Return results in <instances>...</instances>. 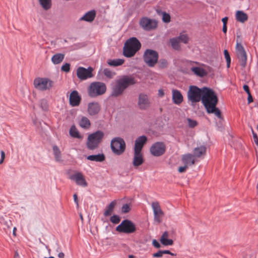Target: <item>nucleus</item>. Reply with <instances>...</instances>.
I'll use <instances>...</instances> for the list:
<instances>
[{
    "label": "nucleus",
    "instance_id": "nucleus-1",
    "mask_svg": "<svg viewBox=\"0 0 258 258\" xmlns=\"http://www.w3.org/2000/svg\"><path fill=\"white\" fill-rule=\"evenodd\" d=\"M204 94L202 102L208 113H214L218 118H221V112L216 107L218 97L214 91L209 88L204 87Z\"/></svg>",
    "mask_w": 258,
    "mask_h": 258
},
{
    "label": "nucleus",
    "instance_id": "nucleus-2",
    "mask_svg": "<svg viewBox=\"0 0 258 258\" xmlns=\"http://www.w3.org/2000/svg\"><path fill=\"white\" fill-rule=\"evenodd\" d=\"M136 83V81L133 77H123L116 82V85L113 87L112 95L116 97L121 95L128 86Z\"/></svg>",
    "mask_w": 258,
    "mask_h": 258
},
{
    "label": "nucleus",
    "instance_id": "nucleus-3",
    "mask_svg": "<svg viewBox=\"0 0 258 258\" xmlns=\"http://www.w3.org/2000/svg\"><path fill=\"white\" fill-rule=\"evenodd\" d=\"M141 47L140 41L135 37L128 39L123 48V54L127 57H131L135 55Z\"/></svg>",
    "mask_w": 258,
    "mask_h": 258
},
{
    "label": "nucleus",
    "instance_id": "nucleus-4",
    "mask_svg": "<svg viewBox=\"0 0 258 258\" xmlns=\"http://www.w3.org/2000/svg\"><path fill=\"white\" fill-rule=\"evenodd\" d=\"M104 134L101 131H97L90 135L87 138L86 146L88 149L94 150L98 148L102 142Z\"/></svg>",
    "mask_w": 258,
    "mask_h": 258
},
{
    "label": "nucleus",
    "instance_id": "nucleus-5",
    "mask_svg": "<svg viewBox=\"0 0 258 258\" xmlns=\"http://www.w3.org/2000/svg\"><path fill=\"white\" fill-rule=\"evenodd\" d=\"M110 147L114 154L116 155H121L125 150L126 145L123 139L116 137L111 140Z\"/></svg>",
    "mask_w": 258,
    "mask_h": 258
},
{
    "label": "nucleus",
    "instance_id": "nucleus-6",
    "mask_svg": "<svg viewBox=\"0 0 258 258\" xmlns=\"http://www.w3.org/2000/svg\"><path fill=\"white\" fill-rule=\"evenodd\" d=\"M106 90V87L103 83L96 82L90 84L88 88V94L92 97L103 94Z\"/></svg>",
    "mask_w": 258,
    "mask_h": 258
},
{
    "label": "nucleus",
    "instance_id": "nucleus-7",
    "mask_svg": "<svg viewBox=\"0 0 258 258\" xmlns=\"http://www.w3.org/2000/svg\"><path fill=\"white\" fill-rule=\"evenodd\" d=\"M204 88H199L195 86H190L187 92L188 99L192 103H196L202 100L204 94Z\"/></svg>",
    "mask_w": 258,
    "mask_h": 258
},
{
    "label": "nucleus",
    "instance_id": "nucleus-8",
    "mask_svg": "<svg viewBox=\"0 0 258 258\" xmlns=\"http://www.w3.org/2000/svg\"><path fill=\"white\" fill-rule=\"evenodd\" d=\"M143 59L149 67H153L158 61V53L155 50L147 49L144 52Z\"/></svg>",
    "mask_w": 258,
    "mask_h": 258
},
{
    "label": "nucleus",
    "instance_id": "nucleus-9",
    "mask_svg": "<svg viewBox=\"0 0 258 258\" xmlns=\"http://www.w3.org/2000/svg\"><path fill=\"white\" fill-rule=\"evenodd\" d=\"M53 84V83L51 80L46 78H38L34 80V87L41 91L50 89Z\"/></svg>",
    "mask_w": 258,
    "mask_h": 258
},
{
    "label": "nucleus",
    "instance_id": "nucleus-10",
    "mask_svg": "<svg viewBox=\"0 0 258 258\" xmlns=\"http://www.w3.org/2000/svg\"><path fill=\"white\" fill-rule=\"evenodd\" d=\"M116 230L120 233H133L136 231L135 224L130 220H124L116 227Z\"/></svg>",
    "mask_w": 258,
    "mask_h": 258
},
{
    "label": "nucleus",
    "instance_id": "nucleus-11",
    "mask_svg": "<svg viewBox=\"0 0 258 258\" xmlns=\"http://www.w3.org/2000/svg\"><path fill=\"white\" fill-rule=\"evenodd\" d=\"M236 52L240 65L244 68L246 64L247 56L244 48L240 43H236Z\"/></svg>",
    "mask_w": 258,
    "mask_h": 258
},
{
    "label": "nucleus",
    "instance_id": "nucleus-12",
    "mask_svg": "<svg viewBox=\"0 0 258 258\" xmlns=\"http://www.w3.org/2000/svg\"><path fill=\"white\" fill-rule=\"evenodd\" d=\"M93 69L90 67L87 69L80 67L77 70V76L81 80H85L93 77Z\"/></svg>",
    "mask_w": 258,
    "mask_h": 258
},
{
    "label": "nucleus",
    "instance_id": "nucleus-13",
    "mask_svg": "<svg viewBox=\"0 0 258 258\" xmlns=\"http://www.w3.org/2000/svg\"><path fill=\"white\" fill-rule=\"evenodd\" d=\"M151 206L153 211L154 221L157 224H159L162 221V218L164 215V212L158 202H153Z\"/></svg>",
    "mask_w": 258,
    "mask_h": 258
},
{
    "label": "nucleus",
    "instance_id": "nucleus-14",
    "mask_svg": "<svg viewBox=\"0 0 258 258\" xmlns=\"http://www.w3.org/2000/svg\"><path fill=\"white\" fill-rule=\"evenodd\" d=\"M69 178L71 180L75 181L78 185L86 187L88 185L84 176L81 172L76 171L74 174H70Z\"/></svg>",
    "mask_w": 258,
    "mask_h": 258
},
{
    "label": "nucleus",
    "instance_id": "nucleus-15",
    "mask_svg": "<svg viewBox=\"0 0 258 258\" xmlns=\"http://www.w3.org/2000/svg\"><path fill=\"white\" fill-rule=\"evenodd\" d=\"M140 25L145 30H151L157 27V23L155 20L145 17L141 19Z\"/></svg>",
    "mask_w": 258,
    "mask_h": 258
},
{
    "label": "nucleus",
    "instance_id": "nucleus-16",
    "mask_svg": "<svg viewBox=\"0 0 258 258\" xmlns=\"http://www.w3.org/2000/svg\"><path fill=\"white\" fill-rule=\"evenodd\" d=\"M165 151V146L161 142H157L154 144L150 148L151 153L154 156H161Z\"/></svg>",
    "mask_w": 258,
    "mask_h": 258
},
{
    "label": "nucleus",
    "instance_id": "nucleus-17",
    "mask_svg": "<svg viewBox=\"0 0 258 258\" xmlns=\"http://www.w3.org/2000/svg\"><path fill=\"white\" fill-rule=\"evenodd\" d=\"M195 64H197L198 63L197 62H191L189 64L190 70L194 74L200 77H204L207 75V71L203 67L195 66Z\"/></svg>",
    "mask_w": 258,
    "mask_h": 258
},
{
    "label": "nucleus",
    "instance_id": "nucleus-18",
    "mask_svg": "<svg viewBox=\"0 0 258 258\" xmlns=\"http://www.w3.org/2000/svg\"><path fill=\"white\" fill-rule=\"evenodd\" d=\"M147 142V138L145 136H140L135 141L134 151L142 152L144 145Z\"/></svg>",
    "mask_w": 258,
    "mask_h": 258
},
{
    "label": "nucleus",
    "instance_id": "nucleus-19",
    "mask_svg": "<svg viewBox=\"0 0 258 258\" xmlns=\"http://www.w3.org/2000/svg\"><path fill=\"white\" fill-rule=\"evenodd\" d=\"M138 105L140 108L145 109L150 106L148 96L144 94H140L139 96Z\"/></svg>",
    "mask_w": 258,
    "mask_h": 258
},
{
    "label": "nucleus",
    "instance_id": "nucleus-20",
    "mask_svg": "<svg viewBox=\"0 0 258 258\" xmlns=\"http://www.w3.org/2000/svg\"><path fill=\"white\" fill-rule=\"evenodd\" d=\"M172 99L175 104L180 105L183 101V97L180 91L173 89L172 90Z\"/></svg>",
    "mask_w": 258,
    "mask_h": 258
},
{
    "label": "nucleus",
    "instance_id": "nucleus-21",
    "mask_svg": "<svg viewBox=\"0 0 258 258\" xmlns=\"http://www.w3.org/2000/svg\"><path fill=\"white\" fill-rule=\"evenodd\" d=\"M81 97L77 91H73L70 96V103L72 106H78L81 101Z\"/></svg>",
    "mask_w": 258,
    "mask_h": 258
},
{
    "label": "nucleus",
    "instance_id": "nucleus-22",
    "mask_svg": "<svg viewBox=\"0 0 258 258\" xmlns=\"http://www.w3.org/2000/svg\"><path fill=\"white\" fill-rule=\"evenodd\" d=\"M144 162L143 155L142 152L134 151L133 160V166L135 167L141 165Z\"/></svg>",
    "mask_w": 258,
    "mask_h": 258
},
{
    "label": "nucleus",
    "instance_id": "nucleus-23",
    "mask_svg": "<svg viewBox=\"0 0 258 258\" xmlns=\"http://www.w3.org/2000/svg\"><path fill=\"white\" fill-rule=\"evenodd\" d=\"M100 110V106L97 102L89 103L88 105V112L90 115L97 114Z\"/></svg>",
    "mask_w": 258,
    "mask_h": 258
},
{
    "label": "nucleus",
    "instance_id": "nucleus-24",
    "mask_svg": "<svg viewBox=\"0 0 258 258\" xmlns=\"http://www.w3.org/2000/svg\"><path fill=\"white\" fill-rule=\"evenodd\" d=\"M181 161L187 167L194 165L195 163V158L190 154H186L182 155Z\"/></svg>",
    "mask_w": 258,
    "mask_h": 258
},
{
    "label": "nucleus",
    "instance_id": "nucleus-25",
    "mask_svg": "<svg viewBox=\"0 0 258 258\" xmlns=\"http://www.w3.org/2000/svg\"><path fill=\"white\" fill-rule=\"evenodd\" d=\"M53 153L56 162L62 163L63 159L62 158L61 152L59 148L57 146H53L52 147Z\"/></svg>",
    "mask_w": 258,
    "mask_h": 258
},
{
    "label": "nucleus",
    "instance_id": "nucleus-26",
    "mask_svg": "<svg viewBox=\"0 0 258 258\" xmlns=\"http://www.w3.org/2000/svg\"><path fill=\"white\" fill-rule=\"evenodd\" d=\"M96 12L94 10L90 11L86 13L82 17L80 18V20L86 22H92L95 17Z\"/></svg>",
    "mask_w": 258,
    "mask_h": 258
},
{
    "label": "nucleus",
    "instance_id": "nucleus-27",
    "mask_svg": "<svg viewBox=\"0 0 258 258\" xmlns=\"http://www.w3.org/2000/svg\"><path fill=\"white\" fill-rule=\"evenodd\" d=\"M87 159L92 161L102 162L105 160V157L103 154H99L97 155H89L87 156Z\"/></svg>",
    "mask_w": 258,
    "mask_h": 258
},
{
    "label": "nucleus",
    "instance_id": "nucleus-28",
    "mask_svg": "<svg viewBox=\"0 0 258 258\" xmlns=\"http://www.w3.org/2000/svg\"><path fill=\"white\" fill-rule=\"evenodd\" d=\"M168 233L166 231L164 232L161 237L160 241L164 245H172L173 241L171 239H168Z\"/></svg>",
    "mask_w": 258,
    "mask_h": 258
},
{
    "label": "nucleus",
    "instance_id": "nucleus-29",
    "mask_svg": "<svg viewBox=\"0 0 258 258\" xmlns=\"http://www.w3.org/2000/svg\"><path fill=\"white\" fill-rule=\"evenodd\" d=\"M206 152V148L205 146H201L199 147L195 148L194 150V157H200L204 155Z\"/></svg>",
    "mask_w": 258,
    "mask_h": 258
},
{
    "label": "nucleus",
    "instance_id": "nucleus-30",
    "mask_svg": "<svg viewBox=\"0 0 258 258\" xmlns=\"http://www.w3.org/2000/svg\"><path fill=\"white\" fill-rule=\"evenodd\" d=\"M116 205V202L115 201H112L109 205L106 207V210L104 213V216L106 217L110 216L112 214Z\"/></svg>",
    "mask_w": 258,
    "mask_h": 258
},
{
    "label": "nucleus",
    "instance_id": "nucleus-31",
    "mask_svg": "<svg viewBox=\"0 0 258 258\" xmlns=\"http://www.w3.org/2000/svg\"><path fill=\"white\" fill-rule=\"evenodd\" d=\"M64 58V55L62 53H57L51 57V61L54 64H57L62 61Z\"/></svg>",
    "mask_w": 258,
    "mask_h": 258
},
{
    "label": "nucleus",
    "instance_id": "nucleus-32",
    "mask_svg": "<svg viewBox=\"0 0 258 258\" xmlns=\"http://www.w3.org/2000/svg\"><path fill=\"white\" fill-rule=\"evenodd\" d=\"M236 19L238 21L243 23L247 20L248 17L246 13L238 11L236 14Z\"/></svg>",
    "mask_w": 258,
    "mask_h": 258
},
{
    "label": "nucleus",
    "instance_id": "nucleus-33",
    "mask_svg": "<svg viewBox=\"0 0 258 258\" xmlns=\"http://www.w3.org/2000/svg\"><path fill=\"white\" fill-rule=\"evenodd\" d=\"M124 62L123 59H108L107 64L112 67H117L122 65Z\"/></svg>",
    "mask_w": 258,
    "mask_h": 258
},
{
    "label": "nucleus",
    "instance_id": "nucleus-34",
    "mask_svg": "<svg viewBox=\"0 0 258 258\" xmlns=\"http://www.w3.org/2000/svg\"><path fill=\"white\" fill-rule=\"evenodd\" d=\"M169 42L173 49L179 50L180 49V41L178 40L177 37H174L170 39Z\"/></svg>",
    "mask_w": 258,
    "mask_h": 258
},
{
    "label": "nucleus",
    "instance_id": "nucleus-35",
    "mask_svg": "<svg viewBox=\"0 0 258 258\" xmlns=\"http://www.w3.org/2000/svg\"><path fill=\"white\" fill-rule=\"evenodd\" d=\"M79 125L82 128H88L90 127L91 123L89 119L87 117L83 116L79 122Z\"/></svg>",
    "mask_w": 258,
    "mask_h": 258
},
{
    "label": "nucleus",
    "instance_id": "nucleus-36",
    "mask_svg": "<svg viewBox=\"0 0 258 258\" xmlns=\"http://www.w3.org/2000/svg\"><path fill=\"white\" fill-rule=\"evenodd\" d=\"M39 2L45 10H49L51 7V0H38Z\"/></svg>",
    "mask_w": 258,
    "mask_h": 258
},
{
    "label": "nucleus",
    "instance_id": "nucleus-37",
    "mask_svg": "<svg viewBox=\"0 0 258 258\" xmlns=\"http://www.w3.org/2000/svg\"><path fill=\"white\" fill-rule=\"evenodd\" d=\"M70 135L76 138L81 139L82 137L75 126H72L70 130Z\"/></svg>",
    "mask_w": 258,
    "mask_h": 258
},
{
    "label": "nucleus",
    "instance_id": "nucleus-38",
    "mask_svg": "<svg viewBox=\"0 0 258 258\" xmlns=\"http://www.w3.org/2000/svg\"><path fill=\"white\" fill-rule=\"evenodd\" d=\"M176 37L177 38L178 40L180 41V43L187 44L189 41L188 36L186 34H185L184 33H180L179 36Z\"/></svg>",
    "mask_w": 258,
    "mask_h": 258
},
{
    "label": "nucleus",
    "instance_id": "nucleus-39",
    "mask_svg": "<svg viewBox=\"0 0 258 258\" xmlns=\"http://www.w3.org/2000/svg\"><path fill=\"white\" fill-rule=\"evenodd\" d=\"M103 73L106 77L109 79L112 78L115 75L114 72H112L108 69H104Z\"/></svg>",
    "mask_w": 258,
    "mask_h": 258
},
{
    "label": "nucleus",
    "instance_id": "nucleus-40",
    "mask_svg": "<svg viewBox=\"0 0 258 258\" xmlns=\"http://www.w3.org/2000/svg\"><path fill=\"white\" fill-rule=\"evenodd\" d=\"M224 54L227 62V67L229 68L231 63V58L227 50L225 49L224 50Z\"/></svg>",
    "mask_w": 258,
    "mask_h": 258
},
{
    "label": "nucleus",
    "instance_id": "nucleus-41",
    "mask_svg": "<svg viewBox=\"0 0 258 258\" xmlns=\"http://www.w3.org/2000/svg\"><path fill=\"white\" fill-rule=\"evenodd\" d=\"M162 20L165 23H169L170 21V16L166 12L162 13Z\"/></svg>",
    "mask_w": 258,
    "mask_h": 258
},
{
    "label": "nucleus",
    "instance_id": "nucleus-42",
    "mask_svg": "<svg viewBox=\"0 0 258 258\" xmlns=\"http://www.w3.org/2000/svg\"><path fill=\"white\" fill-rule=\"evenodd\" d=\"M120 219L119 216L117 215H113L110 218V221L114 224H118L119 223Z\"/></svg>",
    "mask_w": 258,
    "mask_h": 258
},
{
    "label": "nucleus",
    "instance_id": "nucleus-43",
    "mask_svg": "<svg viewBox=\"0 0 258 258\" xmlns=\"http://www.w3.org/2000/svg\"><path fill=\"white\" fill-rule=\"evenodd\" d=\"M61 70L63 72L68 73L70 71V64L69 63H66L61 67Z\"/></svg>",
    "mask_w": 258,
    "mask_h": 258
},
{
    "label": "nucleus",
    "instance_id": "nucleus-44",
    "mask_svg": "<svg viewBox=\"0 0 258 258\" xmlns=\"http://www.w3.org/2000/svg\"><path fill=\"white\" fill-rule=\"evenodd\" d=\"M187 121L189 126L190 127H194L198 124V122H197V121L192 120L190 118H187Z\"/></svg>",
    "mask_w": 258,
    "mask_h": 258
},
{
    "label": "nucleus",
    "instance_id": "nucleus-45",
    "mask_svg": "<svg viewBox=\"0 0 258 258\" xmlns=\"http://www.w3.org/2000/svg\"><path fill=\"white\" fill-rule=\"evenodd\" d=\"M131 210L130 206L128 204H124L121 208V212L123 213H127Z\"/></svg>",
    "mask_w": 258,
    "mask_h": 258
},
{
    "label": "nucleus",
    "instance_id": "nucleus-46",
    "mask_svg": "<svg viewBox=\"0 0 258 258\" xmlns=\"http://www.w3.org/2000/svg\"><path fill=\"white\" fill-rule=\"evenodd\" d=\"M159 65L160 68H165L167 65V61L166 59H160L159 61Z\"/></svg>",
    "mask_w": 258,
    "mask_h": 258
},
{
    "label": "nucleus",
    "instance_id": "nucleus-47",
    "mask_svg": "<svg viewBox=\"0 0 258 258\" xmlns=\"http://www.w3.org/2000/svg\"><path fill=\"white\" fill-rule=\"evenodd\" d=\"M41 106L42 108L43 109L45 110L47 109V104L46 100L44 99H42L41 100L40 102Z\"/></svg>",
    "mask_w": 258,
    "mask_h": 258
},
{
    "label": "nucleus",
    "instance_id": "nucleus-48",
    "mask_svg": "<svg viewBox=\"0 0 258 258\" xmlns=\"http://www.w3.org/2000/svg\"><path fill=\"white\" fill-rule=\"evenodd\" d=\"M188 167L187 166V165H185L184 164V166H180L179 167L178 169V171L179 173H183L185 172L186 170V169L188 168Z\"/></svg>",
    "mask_w": 258,
    "mask_h": 258
},
{
    "label": "nucleus",
    "instance_id": "nucleus-49",
    "mask_svg": "<svg viewBox=\"0 0 258 258\" xmlns=\"http://www.w3.org/2000/svg\"><path fill=\"white\" fill-rule=\"evenodd\" d=\"M163 254V251L159 250L157 252L154 253L153 256V257H162Z\"/></svg>",
    "mask_w": 258,
    "mask_h": 258
},
{
    "label": "nucleus",
    "instance_id": "nucleus-50",
    "mask_svg": "<svg viewBox=\"0 0 258 258\" xmlns=\"http://www.w3.org/2000/svg\"><path fill=\"white\" fill-rule=\"evenodd\" d=\"M252 134H253V137L254 142L258 146V137L257 136V135L256 134V133H255L253 132V130H252Z\"/></svg>",
    "mask_w": 258,
    "mask_h": 258
},
{
    "label": "nucleus",
    "instance_id": "nucleus-51",
    "mask_svg": "<svg viewBox=\"0 0 258 258\" xmlns=\"http://www.w3.org/2000/svg\"><path fill=\"white\" fill-rule=\"evenodd\" d=\"M152 244L154 247L156 248H160L161 245L160 243L155 239L153 240L152 241Z\"/></svg>",
    "mask_w": 258,
    "mask_h": 258
},
{
    "label": "nucleus",
    "instance_id": "nucleus-52",
    "mask_svg": "<svg viewBox=\"0 0 258 258\" xmlns=\"http://www.w3.org/2000/svg\"><path fill=\"white\" fill-rule=\"evenodd\" d=\"M243 90L247 93H250V90H249V87L248 85H244L243 86Z\"/></svg>",
    "mask_w": 258,
    "mask_h": 258
},
{
    "label": "nucleus",
    "instance_id": "nucleus-53",
    "mask_svg": "<svg viewBox=\"0 0 258 258\" xmlns=\"http://www.w3.org/2000/svg\"><path fill=\"white\" fill-rule=\"evenodd\" d=\"M247 94H248V98H247L248 103L249 104L253 101L252 97L250 93H248Z\"/></svg>",
    "mask_w": 258,
    "mask_h": 258
},
{
    "label": "nucleus",
    "instance_id": "nucleus-54",
    "mask_svg": "<svg viewBox=\"0 0 258 258\" xmlns=\"http://www.w3.org/2000/svg\"><path fill=\"white\" fill-rule=\"evenodd\" d=\"M158 95L160 97H163L164 95V92L162 89H159L158 90Z\"/></svg>",
    "mask_w": 258,
    "mask_h": 258
},
{
    "label": "nucleus",
    "instance_id": "nucleus-55",
    "mask_svg": "<svg viewBox=\"0 0 258 258\" xmlns=\"http://www.w3.org/2000/svg\"><path fill=\"white\" fill-rule=\"evenodd\" d=\"M222 21L223 23V25H227L228 21V17H224L222 19Z\"/></svg>",
    "mask_w": 258,
    "mask_h": 258
},
{
    "label": "nucleus",
    "instance_id": "nucleus-56",
    "mask_svg": "<svg viewBox=\"0 0 258 258\" xmlns=\"http://www.w3.org/2000/svg\"><path fill=\"white\" fill-rule=\"evenodd\" d=\"M73 197H74V202L77 205V206H78V205H79L78 204V197H77V194H74Z\"/></svg>",
    "mask_w": 258,
    "mask_h": 258
},
{
    "label": "nucleus",
    "instance_id": "nucleus-57",
    "mask_svg": "<svg viewBox=\"0 0 258 258\" xmlns=\"http://www.w3.org/2000/svg\"><path fill=\"white\" fill-rule=\"evenodd\" d=\"M1 159L4 160L5 158V153L4 151H1Z\"/></svg>",
    "mask_w": 258,
    "mask_h": 258
},
{
    "label": "nucleus",
    "instance_id": "nucleus-58",
    "mask_svg": "<svg viewBox=\"0 0 258 258\" xmlns=\"http://www.w3.org/2000/svg\"><path fill=\"white\" fill-rule=\"evenodd\" d=\"M58 257L59 258H64V254L61 252H59L58 254Z\"/></svg>",
    "mask_w": 258,
    "mask_h": 258
},
{
    "label": "nucleus",
    "instance_id": "nucleus-59",
    "mask_svg": "<svg viewBox=\"0 0 258 258\" xmlns=\"http://www.w3.org/2000/svg\"><path fill=\"white\" fill-rule=\"evenodd\" d=\"M223 32L225 33L227 32V25H223Z\"/></svg>",
    "mask_w": 258,
    "mask_h": 258
},
{
    "label": "nucleus",
    "instance_id": "nucleus-60",
    "mask_svg": "<svg viewBox=\"0 0 258 258\" xmlns=\"http://www.w3.org/2000/svg\"><path fill=\"white\" fill-rule=\"evenodd\" d=\"M163 251V254H171V252L169 251V250H162Z\"/></svg>",
    "mask_w": 258,
    "mask_h": 258
},
{
    "label": "nucleus",
    "instance_id": "nucleus-61",
    "mask_svg": "<svg viewBox=\"0 0 258 258\" xmlns=\"http://www.w3.org/2000/svg\"><path fill=\"white\" fill-rule=\"evenodd\" d=\"M80 218H81V220L83 221V216H82V214H80Z\"/></svg>",
    "mask_w": 258,
    "mask_h": 258
},
{
    "label": "nucleus",
    "instance_id": "nucleus-62",
    "mask_svg": "<svg viewBox=\"0 0 258 258\" xmlns=\"http://www.w3.org/2000/svg\"><path fill=\"white\" fill-rule=\"evenodd\" d=\"M4 161V159H1V160H0V164H2L3 163Z\"/></svg>",
    "mask_w": 258,
    "mask_h": 258
},
{
    "label": "nucleus",
    "instance_id": "nucleus-63",
    "mask_svg": "<svg viewBox=\"0 0 258 258\" xmlns=\"http://www.w3.org/2000/svg\"><path fill=\"white\" fill-rule=\"evenodd\" d=\"M16 230V228L15 227L14 228V230H13V233L14 234H15V230Z\"/></svg>",
    "mask_w": 258,
    "mask_h": 258
},
{
    "label": "nucleus",
    "instance_id": "nucleus-64",
    "mask_svg": "<svg viewBox=\"0 0 258 258\" xmlns=\"http://www.w3.org/2000/svg\"><path fill=\"white\" fill-rule=\"evenodd\" d=\"M128 258H134V256L132 255H129Z\"/></svg>",
    "mask_w": 258,
    "mask_h": 258
}]
</instances>
